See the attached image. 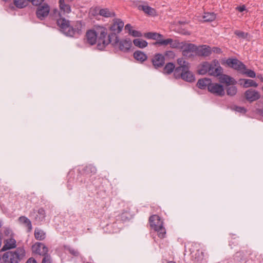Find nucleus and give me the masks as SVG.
<instances>
[{
	"label": "nucleus",
	"mask_w": 263,
	"mask_h": 263,
	"mask_svg": "<svg viewBox=\"0 0 263 263\" xmlns=\"http://www.w3.org/2000/svg\"><path fill=\"white\" fill-rule=\"evenodd\" d=\"M165 55L166 56H170V57H174V52H173L172 51H166L165 52Z\"/></svg>",
	"instance_id": "nucleus-51"
},
{
	"label": "nucleus",
	"mask_w": 263,
	"mask_h": 263,
	"mask_svg": "<svg viewBox=\"0 0 263 263\" xmlns=\"http://www.w3.org/2000/svg\"><path fill=\"white\" fill-rule=\"evenodd\" d=\"M124 25V22L120 19L116 18L114 20V23L109 27L111 32L108 34L107 39H106L107 35L106 29L99 26L98 31L100 34V37L98 49L100 50H103L109 43L114 47H116L119 42L118 34L122 31Z\"/></svg>",
	"instance_id": "nucleus-1"
},
{
	"label": "nucleus",
	"mask_w": 263,
	"mask_h": 263,
	"mask_svg": "<svg viewBox=\"0 0 263 263\" xmlns=\"http://www.w3.org/2000/svg\"><path fill=\"white\" fill-rule=\"evenodd\" d=\"M99 14L100 15L106 17L115 16V13L114 12L109 11V10L107 8L100 9Z\"/></svg>",
	"instance_id": "nucleus-27"
},
{
	"label": "nucleus",
	"mask_w": 263,
	"mask_h": 263,
	"mask_svg": "<svg viewBox=\"0 0 263 263\" xmlns=\"http://www.w3.org/2000/svg\"><path fill=\"white\" fill-rule=\"evenodd\" d=\"M133 43L136 46L140 48H143L147 46V42L141 39L134 40Z\"/></svg>",
	"instance_id": "nucleus-28"
},
{
	"label": "nucleus",
	"mask_w": 263,
	"mask_h": 263,
	"mask_svg": "<svg viewBox=\"0 0 263 263\" xmlns=\"http://www.w3.org/2000/svg\"><path fill=\"white\" fill-rule=\"evenodd\" d=\"M46 216L45 210L43 208H40L37 211V214L35 217V219L39 221H42L44 220Z\"/></svg>",
	"instance_id": "nucleus-32"
},
{
	"label": "nucleus",
	"mask_w": 263,
	"mask_h": 263,
	"mask_svg": "<svg viewBox=\"0 0 263 263\" xmlns=\"http://www.w3.org/2000/svg\"><path fill=\"white\" fill-rule=\"evenodd\" d=\"M85 172L87 174H94L97 172V169L95 166L89 164L88 165H87L85 168Z\"/></svg>",
	"instance_id": "nucleus-38"
},
{
	"label": "nucleus",
	"mask_w": 263,
	"mask_h": 263,
	"mask_svg": "<svg viewBox=\"0 0 263 263\" xmlns=\"http://www.w3.org/2000/svg\"><path fill=\"white\" fill-rule=\"evenodd\" d=\"M1 226H2V224H1V223L0 222V228L1 227Z\"/></svg>",
	"instance_id": "nucleus-57"
},
{
	"label": "nucleus",
	"mask_w": 263,
	"mask_h": 263,
	"mask_svg": "<svg viewBox=\"0 0 263 263\" xmlns=\"http://www.w3.org/2000/svg\"><path fill=\"white\" fill-rule=\"evenodd\" d=\"M175 69V65L173 63H167L163 68V73L167 74H171Z\"/></svg>",
	"instance_id": "nucleus-30"
},
{
	"label": "nucleus",
	"mask_w": 263,
	"mask_h": 263,
	"mask_svg": "<svg viewBox=\"0 0 263 263\" xmlns=\"http://www.w3.org/2000/svg\"><path fill=\"white\" fill-rule=\"evenodd\" d=\"M99 27L97 28L96 30H90L88 31L86 33V42L89 44L90 45H93L95 44L97 42V48L98 49V45L99 43V39L100 37V34L99 33Z\"/></svg>",
	"instance_id": "nucleus-5"
},
{
	"label": "nucleus",
	"mask_w": 263,
	"mask_h": 263,
	"mask_svg": "<svg viewBox=\"0 0 263 263\" xmlns=\"http://www.w3.org/2000/svg\"><path fill=\"white\" fill-rule=\"evenodd\" d=\"M177 63L179 66H182L183 68L187 69L189 67V62L185 61L183 58H179L177 59Z\"/></svg>",
	"instance_id": "nucleus-39"
},
{
	"label": "nucleus",
	"mask_w": 263,
	"mask_h": 263,
	"mask_svg": "<svg viewBox=\"0 0 263 263\" xmlns=\"http://www.w3.org/2000/svg\"><path fill=\"white\" fill-rule=\"evenodd\" d=\"M237 89L234 86H229L227 88V93L230 96H233L237 93Z\"/></svg>",
	"instance_id": "nucleus-37"
},
{
	"label": "nucleus",
	"mask_w": 263,
	"mask_h": 263,
	"mask_svg": "<svg viewBox=\"0 0 263 263\" xmlns=\"http://www.w3.org/2000/svg\"><path fill=\"white\" fill-rule=\"evenodd\" d=\"M172 42V39H167L166 40H161L159 39L158 41H157L155 44H159L160 45H167L168 44L170 45L171 43Z\"/></svg>",
	"instance_id": "nucleus-41"
},
{
	"label": "nucleus",
	"mask_w": 263,
	"mask_h": 263,
	"mask_svg": "<svg viewBox=\"0 0 263 263\" xmlns=\"http://www.w3.org/2000/svg\"><path fill=\"white\" fill-rule=\"evenodd\" d=\"M211 80L209 78H203L199 79L197 83V86L200 89H205L206 87L208 88L209 85L211 84Z\"/></svg>",
	"instance_id": "nucleus-20"
},
{
	"label": "nucleus",
	"mask_w": 263,
	"mask_h": 263,
	"mask_svg": "<svg viewBox=\"0 0 263 263\" xmlns=\"http://www.w3.org/2000/svg\"><path fill=\"white\" fill-rule=\"evenodd\" d=\"M186 69H187L186 68H183L182 67V66H178V67H176V68H175V69L174 70V77L176 79L181 78V77H182V76L183 74L184 71L185 70H186Z\"/></svg>",
	"instance_id": "nucleus-23"
},
{
	"label": "nucleus",
	"mask_w": 263,
	"mask_h": 263,
	"mask_svg": "<svg viewBox=\"0 0 263 263\" xmlns=\"http://www.w3.org/2000/svg\"><path fill=\"white\" fill-rule=\"evenodd\" d=\"M134 57L141 62L145 61L147 58V55L143 52L139 50L136 51L134 53Z\"/></svg>",
	"instance_id": "nucleus-22"
},
{
	"label": "nucleus",
	"mask_w": 263,
	"mask_h": 263,
	"mask_svg": "<svg viewBox=\"0 0 263 263\" xmlns=\"http://www.w3.org/2000/svg\"><path fill=\"white\" fill-rule=\"evenodd\" d=\"M132 26L130 24H127L125 25V30H127L128 31V33H130V30H132Z\"/></svg>",
	"instance_id": "nucleus-53"
},
{
	"label": "nucleus",
	"mask_w": 263,
	"mask_h": 263,
	"mask_svg": "<svg viewBox=\"0 0 263 263\" xmlns=\"http://www.w3.org/2000/svg\"><path fill=\"white\" fill-rule=\"evenodd\" d=\"M132 45V41L129 39H125L121 41L119 40V42L116 46H118L120 50L123 52H127L129 50Z\"/></svg>",
	"instance_id": "nucleus-14"
},
{
	"label": "nucleus",
	"mask_w": 263,
	"mask_h": 263,
	"mask_svg": "<svg viewBox=\"0 0 263 263\" xmlns=\"http://www.w3.org/2000/svg\"><path fill=\"white\" fill-rule=\"evenodd\" d=\"M13 3L19 9L23 8L26 6L25 0H13Z\"/></svg>",
	"instance_id": "nucleus-36"
},
{
	"label": "nucleus",
	"mask_w": 263,
	"mask_h": 263,
	"mask_svg": "<svg viewBox=\"0 0 263 263\" xmlns=\"http://www.w3.org/2000/svg\"><path fill=\"white\" fill-rule=\"evenodd\" d=\"M182 54L183 57L191 58L194 57L193 53L196 54V45L184 42L182 48Z\"/></svg>",
	"instance_id": "nucleus-6"
},
{
	"label": "nucleus",
	"mask_w": 263,
	"mask_h": 263,
	"mask_svg": "<svg viewBox=\"0 0 263 263\" xmlns=\"http://www.w3.org/2000/svg\"><path fill=\"white\" fill-rule=\"evenodd\" d=\"M219 80L220 83L226 84L228 85L231 84L234 85L236 83V81L233 78L223 74H222L219 77Z\"/></svg>",
	"instance_id": "nucleus-18"
},
{
	"label": "nucleus",
	"mask_w": 263,
	"mask_h": 263,
	"mask_svg": "<svg viewBox=\"0 0 263 263\" xmlns=\"http://www.w3.org/2000/svg\"><path fill=\"white\" fill-rule=\"evenodd\" d=\"M59 4L60 9L63 14H68L71 12V6L69 4L64 2V0H59Z\"/></svg>",
	"instance_id": "nucleus-19"
},
{
	"label": "nucleus",
	"mask_w": 263,
	"mask_h": 263,
	"mask_svg": "<svg viewBox=\"0 0 263 263\" xmlns=\"http://www.w3.org/2000/svg\"><path fill=\"white\" fill-rule=\"evenodd\" d=\"M245 97L247 101L252 102L259 99L260 95L258 91L251 88L245 91Z\"/></svg>",
	"instance_id": "nucleus-10"
},
{
	"label": "nucleus",
	"mask_w": 263,
	"mask_h": 263,
	"mask_svg": "<svg viewBox=\"0 0 263 263\" xmlns=\"http://www.w3.org/2000/svg\"><path fill=\"white\" fill-rule=\"evenodd\" d=\"M149 221L151 227L153 229L160 227L163 224L160 217L157 215L151 216L149 218Z\"/></svg>",
	"instance_id": "nucleus-15"
},
{
	"label": "nucleus",
	"mask_w": 263,
	"mask_h": 263,
	"mask_svg": "<svg viewBox=\"0 0 263 263\" xmlns=\"http://www.w3.org/2000/svg\"><path fill=\"white\" fill-rule=\"evenodd\" d=\"M226 64L228 66L231 67L240 73L242 70L246 69V66L241 61L236 59H228L226 61Z\"/></svg>",
	"instance_id": "nucleus-8"
},
{
	"label": "nucleus",
	"mask_w": 263,
	"mask_h": 263,
	"mask_svg": "<svg viewBox=\"0 0 263 263\" xmlns=\"http://www.w3.org/2000/svg\"><path fill=\"white\" fill-rule=\"evenodd\" d=\"M184 42H179L177 40L174 41L172 39V42L170 44V46L173 48H179L181 49L182 46H183Z\"/></svg>",
	"instance_id": "nucleus-35"
},
{
	"label": "nucleus",
	"mask_w": 263,
	"mask_h": 263,
	"mask_svg": "<svg viewBox=\"0 0 263 263\" xmlns=\"http://www.w3.org/2000/svg\"><path fill=\"white\" fill-rule=\"evenodd\" d=\"M68 251L71 254L74 256H78L79 255V252L77 250L70 248L68 249Z\"/></svg>",
	"instance_id": "nucleus-46"
},
{
	"label": "nucleus",
	"mask_w": 263,
	"mask_h": 263,
	"mask_svg": "<svg viewBox=\"0 0 263 263\" xmlns=\"http://www.w3.org/2000/svg\"><path fill=\"white\" fill-rule=\"evenodd\" d=\"M139 10L143 11L145 13L149 15H154L155 13L154 9L147 5H139L138 6Z\"/></svg>",
	"instance_id": "nucleus-24"
},
{
	"label": "nucleus",
	"mask_w": 263,
	"mask_h": 263,
	"mask_svg": "<svg viewBox=\"0 0 263 263\" xmlns=\"http://www.w3.org/2000/svg\"><path fill=\"white\" fill-rule=\"evenodd\" d=\"M231 109L232 110H235L236 111L245 114L247 111V109L243 107L237 106L236 105H233L231 107Z\"/></svg>",
	"instance_id": "nucleus-42"
},
{
	"label": "nucleus",
	"mask_w": 263,
	"mask_h": 263,
	"mask_svg": "<svg viewBox=\"0 0 263 263\" xmlns=\"http://www.w3.org/2000/svg\"><path fill=\"white\" fill-rule=\"evenodd\" d=\"M26 263H37V262L34 258L31 257L27 260Z\"/></svg>",
	"instance_id": "nucleus-52"
},
{
	"label": "nucleus",
	"mask_w": 263,
	"mask_h": 263,
	"mask_svg": "<svg viewBox=\"0 0 263 263\" xmlns=\"http://www.w3.org/2000/svg\"><path fill=\"white\" fill-rule=\"evenodd\" d=\"M181 79L185 81L192 82L195 81V77L193 74L189 71V67L184 71Z\"/></svg>",
	"instance_id": "nucleus-21"
},
{
	"label": "nucleus",
	"mask_w": 263,
	"mask_h": 263,
	"mask_svg": "<svg viewBox=\"0 0 263 263\" xmlns=\"http://www.w3.org/2000/svg\"><path fill=\"white\" fill-rule=\"evenodd\" d=\"M16 247V241L13 238H9L4 240V245L0 251L1 252L6 251L8 250L15 248Z\"/></svg>",
	"instance_id": "nucleus-17"
},
{
	"label": "nucleus",
	"mask_w": 263,
	"mask_h": 263,
	"mask_svg": "<svg viewBox=\"0 0 263 263\" xmlns=\"http://www.w3.org/2000/svg\"><path fill=\"white\" fill-rule=\"evenodd\" d=\"M211 51H212V52H213L216 53H221V49L218 47H214L213 48H212V49H211Z\"/></svg>",
	"instance_id": "nucleus-49"
},
{
	"label": "nucleus",
	"mask_w": 263,
	"mask_h": 263,
	"mask_svg": "<svg viewBox=\"0 0 263 263\" xmlns=\"http://www.w3.org/2000/svg\"><path fill=\"white\" fill-rule=\"evenodd\" d=\"M28 2H31L34 6H38L42 4V3L45 0H27Z\"/></svg>",
	"instance_id": "nucleus-45"
},
{
	"label": "nucleus",
	"mask_w": 263,
	"mask_h": 263,
	"mask_svg": "<svg viewBox=\"0 0 263 263\" xmlns=\"http://www.w3.org/2000/svg\"><path fill=\"white\" fill-rule=\"evenodd\" d=\"M211 68H212V63L210 64L208 62H204L198 66V72L199 74H205L208 72H210Z\"/></svg>",
	"instance_id": "nucleus-16"
},
{
	"label": "nucleus",
	"mask_w": 263,
	"mask_h": 263,
	"mask_svg": "<svg viewBox=\"0 0 263 263\" xmlns=\"http://www.w3.org/2000/svg\"><path fill=\"white\" fill-rule=\"evenodd\" d=\"M212 53L210 47L206 45L196 46V55L201 57H208Z\"/></svg>",
	"instance_id": "nucleus-13"
},
{
	"label": "nucleus",
	"mask_w": 263,
	"mask_h": 263,
	"mask_svg": "<svg viewBox=\"0 0 263 263\" xmlns=\"http://www.w3.org/2000/svg\"><path fill=\"white\" fill-rule=\"evenodd\" d=\"M34 237L37 240H44L45 238V233L42 230L36 228L34 230Z\"/></svg>",
	"instance_id": "nucleus-26"
},
{
	"label": "nucleus",
	"mask_w": 263,
	"mask_h": 263,
	"mask_svg": "<svg viewBox=\"0 0 263 263\" xmlns=\"http://www.w3.org/2000/svg\"><path fill=\"white\" fill-rule=\"evenodd\" d=\"M241 73L247 75L248 77L254 78L256 77L255 72L251 69H247L246 67V69L242 70Z\"/></svg>",
	"instance_id": "nucleus-40"
},
{
	"label": "nucleus",
	"mask_w": 263,
	"mask_h": 263,
	"mask_svg": "<svg viewBox=\"0 0 263 263\" xmlns=\"http://www.w3.org/2000/svg\"><path fill=\"white\" fill-rule=\"evenodd\" d=\"M243 80L245 81V83L243 84V87L245 88H248L250 87H256L258 86L257 83L253 80L243 79Z\"/></svg>",
	"instance_id": "nucleus-33"
},
{
	"label": "nucleus",
	"mask_w": 263,
	"mask_h": 263,
	"mask_svg": "<svg viewBox=\"0 0 263 263\" xmlns=\"http://www.w3.org/2000/svg\"><path fill=\"white\" fill-rule=\"evenodd\" d=\"M237 9L239 12H242L246 9V7L244 5H243L239 7H237Z\"/></svg>",
	"instance_id": "nucleus-54"
},
{
	"label": "nucleus",
	"mask_w": 263,
	"mask_h": 263,
	"mask_svg": "<svg viewBox=\"0 0 263 263\" xmlns=\"http://www.w3.org/2000/svg\"><path fill=\"white\" fill-rule=\"evenodd\" d=\"M4 233L6 236L11 235L12 234V231L10 229L8 228H5L4 231Z\"/></svg>",
	"instance_id": "nucleus-50"
},
{
	"label": "nucleus",
	"mask_w": 263,
	"mask_h": 263,
	"mask_svg": "<svg viewBox=\"0 0 263 263\" xmlns=\"http://www.w3.org/2000/svg\"><path fill=\"white\" fill-rule=\"evenodd\" d=\"M155 231L158 233V235L160 238H163L165 237L166 234V231L165 228L163 227V224L160 227L154 229Z\"/></svg>",
	"instance_id": "nucleus-34"
},
{
	"label": "nucleus",
	"mask_w": 263,
	"mask_h": 263,
	"mask_svg": "<svg viewBox=\"0 0 263 263\" xmlns=\"http://www.w3.org/2000/svg\"><path fill=\"white\" fill-rule=\"evenodd\" d=\"M19 221L25 224L27 227L28 231L30 232L32 230V224L31 221L25 216H21L18 219Z\"/></svg>",
	"instance_id": "nucleus-25"
},
{
	"label": "nucleus",
	"mask_w": 263,
	"mask_h": 263,
	"mask_svg": "<svg viewBox=\"0 0 263 263\" xmlns=\"http://www.w3.org/2000/svg\"><path fill=\"white\" fill-rule=\"evenodd\" d=\"M152 63L156 69L161 68L165 64L164 56L161 53H156L152 59Z\"/></svg>",
	"instance_id": "nucleus-9"
},
{
	"label": "nucleus",
	"mask_w": 263,
	"mask_h": 263,
	"mask_svg": "<svg viewBox=\"0 0 263 263\" xmlns=\"http://www.w3.org/2000/svg\"><path fill=\"white\" fill-rule=\"evenodd\" d=\"M216 18V14L213 12L204 13L203 18L204 22H212Z\"/></svg>",
	"instance_id": "nucleus-31"
},
{
	"label": "nucleus",
	"mask_w": 263,
	"mask_h": 263,
	"mask_svg": "<svg viewBox=\"0 0 263 263\" xmlns=\"http://www.w3.org/2000/svg\"><path fill=\"white\" fill-rule=\"evenodd\" d=\"M25 257V251L23 247H18L15 251H8L1 257L0 263H18Z\"/></svg>",
	"instance_id": "nucleus-2"
},
{
	"label": "nucleus",
	"mask_w": 263,
	"mask_h": 263,
	"mask_svg": "<svg viewBox=\"0 0 263 263\" xmlns=\"http://www.w3.org/2000/svg\"><path fill=\"white\" fill-rule=\"evenodd\" d=\"M57 25L60 27L61 31L66 35L73 36L76 32H79L78 28H74L70 24V22L64 17H60L57 21Z\"/></svg>",
	"instance_id": "nucleus-3"
},
{
	"label": "nucleus",
	"mask_w": 263,
	"mask_h": 263,
	"mask_svg": "<svg viewBox=\"0 0 263 263\" xmlns=\"http://www.w3.org/2000/svg\"><path fill=\"white\" fill-rule=\"evenodd\" d=\"M212 68L210 70L209 74L214 77L220 76L223 72V69L220 66L219 62L214 60L212 62Z\"/></svg>",
	"instance_id": "nucleus-11"
},
{
	"label": "nucleus",
	"mask_w": 263,
	"mask_h": 263,
	"mask_svg": "<svg viewBox=\"0 0 263 263\" xmlns=\"http://www.w3.org/2000/svg\"><path fill=\"white\" fill-rule=\"evenodd\" d=\"M36 15L37 18L41 21L44 20L49 15L50 8L47 3H43L37 6Z\"/></svg>",
	"instance_id": "nucleus-4"
},
{
	"label": "nucleus",
	"mask_w": 263,
	"mask_h": 263,
	"mask_svg": "<svg viewBox=\"0 0 263 263\" xmlns=\"http://www.w3.org/2000/svg\"><path fill=\"white\" fill-rule=\"evenodd\" d=\"M32 249L36 254L42 255L44 257L46 255H49L47 253L48 248L41 242H36L32 246Z\"/></svg>",
	"instance_id": "nucleus-12"
},
{
	"label": "nucleus",
	"mask_w": 263,
	"mask_h": 263,
	"mask_svg": "<svg viewBox=\"0 0 263 263\" xmlns=\"http://www.w3.org/2000/svg\"><path fill=\"white\" fill-rule=\"evenodd\" d=\"M256 112L258 114L263 116V108L262 109H260V108L256 109Z\"/></svg>",
	"instance_id": "nucleus-55"
},
{
	"label": "nucleus",
	"mask_w": 263,
	"mask_h": 263,
	"mask_svg": "<svg viewBox=\"0 0 263 263\" xmlns=\"http://www.w3.org/2000/svg\"><path fill=\"white\" fill-rule=\"evenodd\" d=\"M234 33L235 35L238 36L239 37L242 38V39H246L248 35V34L247 33H245V32L241 31L239 30L235 31Z\"/></svg>",
	"instance_id": "nucleus-43"
},
{
	"label": "nucleus",
	"mask_w": 263,
	"mask_h": 263,
	"mask_svg": "<svg viewBox=\"0 0 263 263\" xmlns=\"http://www.w3.org/2000/svg\"><path fill=\"white\" fill-rule=\"evenodd\" d=\"M42 263H51V256L50 255H46L44 257Z\"/></svg>",
	"instance_id": "nucleus-47"
},
{
	"label": "nucleus",
	"mask_w": 263,
	"mask_h": 263,
	"mask_svg": "<svg viewBox=\"0 0 263 263\" xmlns=\"http://www.w3.org/2000/svg\"><path fill=\"white\" fill-rule=\"evenodd\" d=\"M144 36L147 39L156 40L158 41V40L161 39L162 37V35L156 32H147L145 33Z\"/></svg>",
	"instance_id": "nucleus-29"
},
{
	"label": "nucleus",
	"mask_w": 263,
	"mask_h": 263,
	"mask_svg": "<svg viewBox=\"0 0 263 263\" xmlns=\"http://www.w3.org/2000/svg\"><path fill=\"white\" fill-rule=\"evenodd\" d=\"M167 263H176V262L171 261H169V262H168Z\"/></svg>",
	"instance_id": "nucleus-56"
},
{
	"label": "nucleus",
	"mask_w": 263,
	"mask_h": 263,
	"mask_svg": "<svg viewBox=\"0 0 263 263\" xmlns=\"http://www.w3.org/2000/svg\"><path fill=\"white\" fill-rule=\"evenodd\" d=\"M208 90L211 93L219 97H222L225 94L223 86L216 83H211L208 86Z\"/></svg>",
	"instance_id": "nucleus-7"
},
{
	"label": "nucleus",
	"mask_w": 263,
	"mask_h": 263,
	"mask_svg": "<svg viewBox=\"0 0 263 263\" xmlns=\"http://www.w3.org/2000/svg\"><path fill=\"white\" fill-rule=\"evenodd\" d=\"M53 15L54 17L59 16L60 17H61V13L59 11V10L57 9H55L53 10Z\"/></svg>",
	"instance_id": "nucleus-48"
},
{
	"label": "nucleus",
	"mask_w": 263,
	"mask_h": 263,
	"mask_svg": "<svg viewBox=\"0 0 263 263\" xmlns=\"http://www.w3.org/2000/svg\"><path fill=\"white\" fill-rule=\"evenodd\" d=\"M129 34L134 37L142 36V33L140 32L137 31V30H130V33Z\"/></svg>",
	"instance_id": "nucleus-44"
}]
</instances>
